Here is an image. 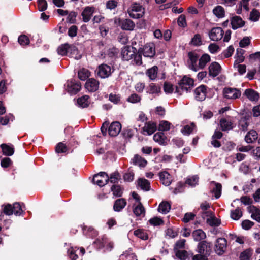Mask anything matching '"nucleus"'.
<instances>
[{
    "label": "nucleus",
    "instance_id": "15",
    "mask_svg": "<svg viewBox=\"0 0 260 260\" xmlns=\"http://www.w3.org/2000/svg\"><path fill=\"white\" fill-rule=\"evenodd\" d=\"M85 87L90 92H94L99 89V82L94 78H90L86 82Z\"/></svg>",
    "mask_w": 260,
    "mask_h": 260
},
{
    "label": "nucleus",
    "instance_id": "11",
    "mask_svg": "<svg viewBox=\"0 0 260 260\" xmlns=\"http://www.w3.org/2000/svg\"><path fill=\"white\" fill-rule=\"evenodd\" d=\"M223 92L224 97L229 99H236L241 96L240 91L236 88H225Z\"/></svg>",
    "mask_w": 260,
    "mask_h": 260
},
{
    "label": "nucleus",
    "instance_id": "36",
    "mask_svg": "<svg viewBox=\"0 0 260 260\" xmlns=\"http://www.w3.org/2000/svg\"><path fill=\"white\" fill-rule=\"evenodd\" d=\"M134 235L143 240H146L148 239V235L146 231L144 229H139L134 231Z\"/></svg>",
    "mask_w": 260,
    "mask_h": 260
},
{
    "label": "nucleus",
    "instance_id": "28",
    "mask_svg": "<svg viewBox=\"0 0 260 260\" xmlns=\"http://www.w3.org/2000/svg\"><path fill=\"white\" fill-rule=\"evenodd\" d=\"M192 236L194 241H201L206 238L205 233L201 229H197L193 231Z\"/></svg>",
    "mask_w": 260,
    "mask_h": 260
},
{
    "label": "nucleus",
    "instance_id": "20",
    "mask_svg": "<svg viewBox=\"0 0 260 260\" xmlns=\"http://www.w3.org/2000/svg\"><path fill=\"white\" fill-rule=\"evenodd\" d=\"M231 24L232 28L233 29H236L243 27L245 24V22L240 16H235L231 18Z\"/></svg>",
    "mask_w": 260,
    "mask_h": 260
},
{
    "label": "nucleus",
    "instance_id": "63",
    "mask_svg": "<svg viewBox=\"0 0 260 260\" xmlns=\"http://www.w3.org/2000/svg\"><path fill=\"white\" fill-rule=\"evenodd\" d=\"M178 24L179 26L185 27L186 26V18L184 15H180L179 17L178 18Z\"/></svg>",
    "mask_w": 260,
    "mask_h": 260
},
{
    "label": "nucleus",
    "instance_id": "19",
    "mask_svg": "<svg viewBox=\"0 0 260 260\" xmlns=\"http://www.w3.org/2000/svg\"><path fill=\"white\" fill-rule=\"evenodd\" d=\"M94 10L95 8L92 6H87L84 8L81 14L84 22H88L90 20Z\"/></svg>",
    "mask_w": 260,
    "mask_h": 260
},
{
    "label": "nucleus",
    "instance_id": "39",
    "mask_svg": "<svg viewBox=\"0 0 260 260\" xmlns=\"http://www.w3.org/2000/svg\"><path fill=\"white\" fill-rule=\"evenodd\" d=\"M207 223L211 226H218L221 224V221L215 216H211L207 219Z\"/></svg>",
    "mask_w": 260,
    "mask_h": 260
},
{
    "label": "nucleus",
    "instance_id": "17",
    "mask_svg": "<svg viewBox=\"0 0 260 260\" xmlns=\"http://www.w3.org/2000/svg\"><path fill=\"white\" fill-rule=\"evenodd\" d=\"M208 69L209 76L215 77L220 74L221 68L218 63L213 62L209 66Z\"/></svg>",
    "mask_w": 260,
    "mask_h": 260
},
{
    "label": "nucleus",
    "instance_id": "46",
    "mask_svg": "<svg viewBox=\"0 0 260 260\" xmlns=\"http://www.w3.org/2000/svg\"><path fill=\"white\" fill-rule=\"evenodd\" d=\"M69 47V45L68 44L60 45L57 49L58 53L61 55H66Z\"/></svg>",
    "mask_w": 260,
    "mask_h": 260
},
{
    "label": "nucleus",
    "instance_id": "25",
    "mask_svg": "<svg viewBox=\"0 0 260 260\" xmlns=\"http://www.w3.org/2000/svg\"><path fill=\"white\" fill-rule=\"evenodd\" d=\"M220 127L222 131H227L232 129L233 128V122L231 120L225 118H222L219 121Z\"/></svg>",
    "mask_w": 260,
    "mask_h": 260
},
{
    "label": "nucleus",
    "instance_id": "32",
    "mask_svg": "<svg viewBox=\"0 0 260 260\" xmlns=\"http://www.w3.org/2000/svg\"><path fill=\"white\" fill-rule=\"evenodd\" d=\"M158 67L156 66L148 69L146 72L149 78L152 80H155L157 76Z\"/></svg>",
    "mask_w": 260,
    "mask_h": 260
},
{
    "label": "nucleus",
    "instance_id": "48",
    "mask_svg": "<svg viewBox=\"0 0 260 260\" xmlns=\"http://www.w3.org/2000/svg\"><path fill=\"white\" fill-rule=\"evenodd\" d=\"M120 179V175L119 173L115 172L112 173L109 177V181L112 183H117Z\"/></svg>",
    "mask_w": 260,
    "mask_h": 260
},
{
    "label": "nucleus",
    "instance_id": "23",
    "mask_svg": "<svg viewBox=\"0 0 260 260\" xmlns=\"http://www.w3.org/2000/svg\"><path fill=\"white\" fill-rule=\"evenodd\" d=\"M132 196L136 200V203L134 205L133 211H145V209L142 204L140 202V197L136 192H133Z\"/></svg>",
    "mask_w": 260,
    "mask_h": 260
},
{
    "label": "nucleus",
    "instance_id": "33",
    "mask_svg": "<svg viewBox=\"0 0 260 260\" xmlns=\"http://www.w3.org/2000/svg\"><path fill=\"white\" fill-rule=\"evenodd\" d=\"M126 202L124 199H117L113 206V208L115 211H120L126 205Z\"/></svg>",
    "mask_w": 260,
    "mask_h": 260
},
{
    "label": "nucleus",
    "instance_id": "14",
    "mask_svg": "<svg viewBox=\"0 0 260 260\" xmlns=\"http://www.w3.org/2000/svg\"><path fill=\"white\" fill-rule=\"evenodd\" d=\"M81 84L79 82L72 80L67 83V90L68 92L71 94H76L81 89Z\"/></svg>",
    "mask_w": 260,
    "mask_h": 260
},
{
    "label": "nucleus",
    "instance_id": "43",
    "mask_svg": "<svg viewBox=\"0 0 260 260\" xmlns=\"http://www.w3.org/2000/svg\"><path fill=\"white\" fill-rule=\"evenodd\" d=\"M170 209V204L167 201H162L159 205L158 211H169Z\"/></svg>",
    "mask_w": 260,
    "mask_h": 260
},
{
    "label": "nucleus",
    "instance_id": "57",
    "mask_svg": "<svg viewBox=\"0 0 260 260\" xmlns=\"http://www.w3.org/2000/svg\"><path fill=\"white\" fill-rule=\"evenodd\" d=\"M134 58V64L137 65V66H140L142 64V54L139 51L138 53L135 54Z\"/></svg>",
    "mask_w": 260,
    "mask_h": 260
},
{
    "label": "nucleus",
    "instance_id": "64",
    "mask_svg": "<svg viewBox=\"0 0 260 260\" xmlns=\"http://www.w3.org/2000/svg\"><path fill=\"white\" fill-rule=\"evenodd\" d=\"M68 254L71 260H77L78 258V256L76 253V251L72 247L69 249Z\"/></svg>",
    "mask_w": 260,
    "mask_h": 260
},
{
    "label": "nucleus",
    "instance_id": "24",
    "mask_svg": "<svg viewBox=\"0 0 260 260\" xmlns=\"http://www.w3.org/2000/svg\"><path fill=\"white\" fill-rule=\"evenodd\" d=\"M120 25L122 29L126 30H133L135 27L134 22L129 19L122 20Z\"/></svg>",
    "mask_w": 260,
    "mask_h": 260
},
{
    "label": "nucleus",
    "instance_id": "62",
    "mask_svg": "<svg viewBox=\"0 0 260 260\" xmlns=\"http://www.w3.org/2000/svg\"><path fill=\"white\" fill-rule=\"evenodd\" d=\"M141 100V97L136 93L131 94L127 99V101L132 103L139 102Z\"/></svg>",
    "mask_w": 260,
    "mask_h": 260
},
{
    "label": "nucleus",
    "instance_id": "56",
    "mask_svg": "<svg viewBox=\"0 0 260 260\" xmlns=\"http://www.w3.org/2000/svg\"><path fill=\"white\" fill-rule=\"evenodd\" d=\"M185 242L186 240L185 239H181L178 240L174 246V251L179 250V249L184 248L185 247Z\"/></svg>",
    "mask_w": 260,
    "mask_h": 260
},
{
    "label": "nucleus",
    "instance_id": "52",
    "mask_svg": "<svg viewBox=\"0 0 260 260\" xmlns=\"http://www.w3.org/2000/svg\"><path fill=\"white\" fill-rule=\"evenodd\" d=\"M160 91V87L154 83H151L149 86L148 92L150 94L158 93Z\"/></svg>",
    "mask_w": 260,
    "mask_h": 260
},
{
    "label": "nucleus",
    "instance_id": "31",
    "mask_svg": "<svg viewBox=\"0 0 260 260\" xmlns=\"http://www.w3.org/2000/svg\"><path fill=\"white\" fill-rule=\"evenodd\" d=\"M138 185L145 191H148L150 189V182L145 178H139L138 180Z\"/></svg>",
    "mask_w": 260,
    "mask_h": 260
},
{
    "label": "nucleus",
    "instance_id": "37",
    "mask_svg": "<svg viewBox=\"0 0 260 260\" xmlns=\"http://www.w3.org/2000/svg\"><path fill=\"white\" fill-rule=\"evenodd\" d=\"M89 99V96L88 95H83L78 99L77 103L82 108L87 107L90 103Z\"/></svg>",
    "mask_w": 260,
    "mask_h": 260
},
{
    "label": "nucleus",
    "instance_id": "7",
    "mask_svg": "<svg viewBox=\"0 0 260 260\" xmlns=\"http://www.w3.org/2000/svg\"><path fill=\"white\" fill-rule=\"evenodd\" d=\"M2 207H4L3 211H24L27 209L24 203L19 202H16L13 205L7 204Z\"/></svg>",
    "mask_w": 260,
    "mask_h": 260
},
{
    "label": "nucleus",
    "instance_id": "60",
    "mask_svg": "<svg viewBox=\"0 0 260 260\" xmlns=\"http://www.w3.org/2000/svg\"><path fill=\"white\" fill-rule=\"evenodd\" d=\"M67 21L70 23H74L77 16V13L74 11L68 13Z\"/></svg>",
    "mask_w": 260,
    "mask_h": 260
},
{
    "label": "nucleus",
    "instance_id": "26",
    "mask_svg": "<svg viewBox=\"0 0 260 260\" xmlns=\"http://www.w3.org/2000/svg\"><path fill=\"white\" fill-rule=\"evenodd\" d=\"M210 61V56L208 54H204L201 57H199V64L198 65V70L204 69L207 63Z\"/></svg>",
    "mask_w": 260,
    "mask_h": 260
},
{
    "label": "nucleus",
    "instance_id": "53",
    "mask_svg": "<svg viewBox=\"0 0 260 260\" xmlns=\"http://www.w3.org/2000/svg\"><path fill=\"white\" fill-rule=\"evenodd\" d=\"M195 127L194 123H191L190 125H185L182 130V133L184 135H189Z\"/></svg>",
    "mask_w": 260,
    "mask_h": 260
},
{
    "label": "nucleus",
    "instance_id": "49",
    "mask_svg": "<svg viewBox=\"0 0 260 260\" xmlns=\"http://www.w3.org/2000/svg\"><path fill=\"white\" fill-rule=\"evenodd\" d=\"M191 44L196 46H199L202 44V39L200 35L196 34L192 38Z\"/></svg>",
    "mask_w": 260,
    "mask_h": 260
},
{
    "label": "nucleus",
    "instance_id": "41",
    "mask_svg": "<svg viewBox=\"0 0 260 260\" xmlns=\"http://www.w3.org/2000/svg\"><path fill=\"white\" fill-rule=\"evenodd\" d=\"M90 75V72L89 70L86 69H82L80 70L78 73L79 78L83 81L85 80Z\"/></svg>",
    "mask_w": 260,
    "mask_h": 260
},
{
    "label": "nucleus",
    "instance_id": "18",
    "mask_svg": "<svg viewBox=\"0 0 260 260\" xmlns=\"http://www.w3.org/2000/svg\"><path fill=\"white\" fill-rule=\"evenodd\" d=\"M210 187L211 191L214 194L216 199L219 198L221 193L222 185L220 183H217L214 181L210 182Z\"/></svg>",
    "mask_w": 260,
    "mask_h": 260
},
{
    "label": "nucleus",
    "instance_id": "50",
    "mask_svg": "<svg viewBox=\"0 0 260 260\" xmlns=\"http://www.w3.org/2000/svg\"><path fill=\"white\" fill-rule=\"evenodd\" d=\"M67 147L65 144L60 142L56 146L55 151L57 153H64L67 151Z\"/></svg>",
    "mask_w": 260,
    "mask_h": 260
},
{
    "label": "nucleus",
    "instance_id": "40",
    "mask_svg": "<svg viewBox=\"0 0 260 260\" xmlns=\"http://www.w3.org/2000/svg\"><path fill=\"white\" fill-rule=\"evenodd\" d=\"M213 14L218 18H222L224 16V9L221 6H217L213 10Z\"/></svg>",
    "mask_w": 260,
    "mask_h": 260
},
{
    "label": "nucleus",
    "instance_id": "44",
    "mask_svg": "<svg viewBox=\"0 0 260 260\" xmlns=\"http://www.w3.org/2000/svg\"><path fill=\"white\" fill-rule=\"evenodd\" d=\"M149 222L151 225L154 226H159L164 224V221L162 219L158 217H154L151 218Z\"/></svg>",
    "mask_w": 260,
    "mask_h": 260
},
{
    "label": "nucleus",
    "instance_id": "29",
    "mask_svg": "<svg viewBox=\"0 0 260 260\" xmlns=\"http://www.w3.org/2000/svg\"><path fill=\"white\" fill-rule=\"evenodd\" d=\"M244 95L251 101H257L259 98L258 94L252 89H247L245 90Z\"/></svg>",
    "mask_w": 260,
    "mask_h": 260
},
{
    "label": "nucleus",
    "instance_id": "3",
    "mask_svg": "<svg viewBox=\"0 0 260 260\" xmlns=\"http://www.w3.org/2000/svg\"><path fill=\"white\" fill-rule=\"evenodd\" d=\"M188 59L187 61L189 69L194 72L198 71L197 61L199 60L200 54L197 51H190L187 54Z\"/></svg>",
    "mask_w": 260,
    "mask_h": 260
},
{
    "label": "nucleus",
    "instance_id": "34",
    "mask_svg": "<svg viewBox=\"0 0 260 260\" xmlns=\"http://www.w3.org/2000/svg\"><path fill=\"white\" fill-rule=\"evenodd\" d=\"M3 153L6 156H11L14 152L13 146H10L6 144H2L1 145Z\"/></svg>",
    "mask_w": 260,
    "mask_h": 260
},
{
    "label": "nucleus",
    "instance_id": "16",
    "mask_svg": "<svg viewBox=\"0 0 260 260\" xmlns=\"http://www.w3.org/2000/svg\"><path fill=\"white\" fill-rule=\"evenodd\" d=\"M121 129V125L119 122H112L109 127L108 132L110 136H116Z\"/></svg>",
    "mask_w": 260,
    "mask_h": 260
},
{
    "label": "nucleus",
    "instance_id": "2",
    "mask_svg": "<svg viewBox=\"0 0 260 260\" xmlns=\"http://www.w3.org/2000/svg\"><path fill=\"white\" fill-rule=\"evenodd\" d=\"M144 8L137 3L132 4L127 9V13L130 17L134 19H138L143 16Z\"/></svg>",
    "mask_w": 260,
    "mask_h": 260
},
{
    "label": "nucleus",
    "instance_id": "22",
    "mask_svg": "<svg viewBox=\"0 0 260 260\" xmlns=\"http://www.w3.org/2000/svg\"><path fill=\"white\" fill-rule=\"evenodd\" d=\"M159 179L162 183L166 185L169 186L172 182V177L170 174L166 171L160 172L159 173Z\"/></svg>",
    "mask_w": 260,
    "mask_h": 260
},
{
    "label": "nucleus",
    "instance_id": "42",
    "mask_svg": "<svg viewBox=\"0 0 260 260\" xmlns=\"http://www.w3.org/2000/svg\"><path fill=\"white\" fill-rule=\"evenodd\" d=\"M176 256L180 260H185L188 257V253L185 250H177L174 251Z\"/></svg>",
    "mask_w": 260,
    "mask_h": 260
},
{
    "label": "nucleus",
    "instance_id": "5",
    "mask_svg": "<svg viewBox=\"0 0 260 260\" xmlns=\"http://www.w3.org/2000/svg\"><path fill=\"white\" fill-rule=\"evenodd\" d=\"M136 51L137 49L132 46H126L124 47L121 52L122 59L126 61L132 59L135 55Z\"/></svg>",
    "mask_w": 260,
    "mask_h": 260
},
{
    "label": "nucleus",
    "instance_id": "10",
    "mask_svg": "<svg viewBox=\"0 0 260 260\" xmlns=\"http://www.w3.org/2000/svg\"><path fill=\"white\" fill-rule=\"evenodd\" d=\"M207 86L204 85H201L194 90V97L196 100L198 101H203L205 100L207 94Z\"/></svg>",
    "mask_w": 260,
    "mask_h": 260
},
{
    "label": "nucleus",
    "instance_id": "51",
    "mask_svg": "<svg viewBox=\"0 0 260 260\" xmlns=\"http://www.w3.org/2000/svg\"><path fill=\"white\" fill-rule=\"evenodd\" d=\"M111 190L113 191V194L115 196L121 197L122 196V190L121 187L118 185H113L111 187Z\"/></svg>",
    "mask_w": 260,
    "mask_h": 260
},
{
    "label": "nucleus",
    "instance_id": "59",
    "mask_svg": "<svg viewBox=\"0 0 260 260\" xmlns=\"http://www.w3.org/2000/svg\"><path fill=\"white\" fill-rule=\"evenodd\" d=\"M18 41L21 45H26L29 43V38L25 35H21L19 36Z\"/></svg>",
    "mask_w": 260,
    "mask_h": 260
},
{
    "label": "nucleus",
    "instance_id": "61",
    "mask_svg": "<svg viewBox=\"0 0 260 260\" xmlns=\"http://www.w3.org/2000/svg\"><path fill=\"white\" fill-rule=\"evenodd\" d=\"M38 9L40 11H44L47 8V3L46 0H38Z\"/></svg>",
    "mask_w": 260,
    "mask_h": 260
},
{
    "label": "nucleus",
    "instance_id": "47",
    "mask_svg": "<svg viewBox=\"0 0 260 260\" xmlns=\"http://www.w3.org/2000/svg\"><path fill=\"white\" fill-rule=\"evenodd\" d=\"M25 212H0V221L4 220L5 219L4 216H10L13 213L16 216H23Z\"/></svg>",
    "mask_w": 260,
    "mask_h": 260
},
{
    "label": "nucleus",
    "instance_id": "58",
    "mask_svg": "<svg viewBox=\"0 0 260 260\" xmlns=\"http://www.w3.org/2000/svg\"><path fill=\"white\" fill-rule=\"evenodd\" d=\"M170 123L167 121H162L160 122L159 125V130L162 131H166L170 129Z\"/></svg>",
    "mask_w": 260,
    "mask_h": 260
},
{
    "label": "nucleus",
    "instance_id": "21",
    "mask_svg": "<svg viewBox=\"0 0 260 260\" xmlns=\"http://www.w3.org/2000/svg\"><path fill=\"white\" fill-rule=\"evenodd\" d=\"M250 121V117L249 116H242L239 121V128L243 131H247Z\"/></svg>",
    "mask_w": 260,
    "mask_h": 260
},
{
    "label": "nucleus",
    "instance_id": "27",
    "mask_svg": "<svg viewBox=\"0 0 260 260\" xmlns=\"http://www.w3.org/2000/svg\"><path fill=\"white\" fill-rule=\"evenodd\" d=\"M156 130V124L155 122L149 121L145 123L143 127V131L147 132V134L150 135L154 133Z\"/></svg>",
    "mask_w": 260,
    "mask_h": 260
},
{
    "label": "nucleus",
    "instance_id": "55",
    "mask_svg": "<svg viewBox=\"0 0 260 260\" xmlns=\"http://www.w3.org/2000/svg\"><path fill=\"white\" fill-rule=\"evenodd\" d=\"M259 12L257 10L253 9L250 12V19L253 21H256L259 19Z\"/></svg>",
    "mask_w": 260,
    "mask_h": 260
},
{
    "label": "nucleus",
    "instance_id": "45",
    "mask_svg": "<svg viewBox=\"0 0 260 260\" xmlns=\"http://www.w3.org/2000/svg\"><path fill=\"white\" fill-rule=\"evenodd\" d=\"M252 254V250L247 249L241 252L240 255V260H249Z\"/></svg>",
    "mask_w": 260,
    "mask_h": 260
},
{
    "label": "nucleus",
    "instance_id": "13",
    "mask_svg": "<svg viewBox=\"0 0 260 260\" xmlns=\"http://www.w3.org/2000/svg\"><path fill=\"white\" fill-rule=\"evenodd\" d=\"M224 31L222 28L217 27L213 28L209 34L210 39L214 41L221 40L223 36Z\"/></svg>",
    "mask_w": 260,
    "mask_h": 260
},
{
    "label": "nucleus",
    "instance_id": "12",
    "mask_svg": "<svg viewBox=\"0 0 260 260\" xmlns=\"http://www.w3.org/2000/svg\"><path fill=\"white\" fill-rule=\"evenodd\" d=\"M112 73V69L110 66L106 64L100 65L98 69V75L101 78L108 77Z\"/></svg>",
    "mask_w": 260,
    "mask_h": 260
},
{
    "label": "nucleus",
    "instance_id": "38",
    "mask_svg": "<svg viewBox=\"0 0 260 260\" xmlns=\"http://www.w3.org/2000/svg\"><path fill=\"white\" fill-rule=\"evenodd\" d=\"M107 243V239L106 237L102 238H97L94 242L95 246L98 249H102L106 246Z\"/></svg>",
    "mask_w": 260,
    "mask_h": 260
},
{
    "label": "nucleus",
    "instance_id": "6",
    "mask_svg": "<svg viewBox=\"0 0 260 260\" xmlns=\"http://www.w3.org/2000/svg\"><path fill=\"white\" fill-rule=\"evenodd\" d=\"M109 177L108 174L104 172H101L99 174L95 175L93 178V182L98 185L99 186H103L109 181Z\"/></svg>",
    "mask_w": 260,
    "mask_h": 260
},
{
    "label": "nucleus",
    "instance_id": "30",
    "mask_svg": "<svg viewBox=\"0 0 260 260\" xmlns=\"http://www.w3.org/2000/svg\"><path fill=\"white\" fill-rule=\"evenodd\" d=\"M258 138V134L254 130L250 131L245 136V140L248 143H251Z\"/></svg>",
    "mask_w": 260,
    "mask_h": 260
},
{
    "label": "nucleus",
    "instance_id": "8",
    "mask_svg": "<svg viewBox=\"0 0 260 260\" xmlns=\"http://www.w3.org/2000/svg\"><path fill=\"white\" fill-rule=\"evenodd\" d=\"M227 241L224 238H218L215 242V251L219 255H222L225 251Z\"/></svg>",
    "mask_w": 260,
    "mask_h": 260
},
{
    "label": "nucleus",
    "instance_id": "4",
    "mask_svg": "<svg viewBox=\"0 0 260 260\" xmlns=\"http://www.w3.org/2000/svg\"><path fill=\"white\" fill-rule=\"evenodd\" d=\"M198 252L200 254L209 256L212 252V244L207 241H200L198 245Z\"/></svg>",
    "mask_w": 260,
    "mask_h": 260
},
{
    "label": "nucleus",
    "instance_id": "1",
    "mask_svg": "<svg viewBox=\"0 0 260 260\" xmlns=\"http://www.w3.org/2000/svg\"><path fill=\"white\" fill-rule=\"evenodd\" d=\"M193 80L184 76L176 87V92L181 94L183 91L187 92L193 85Z\"/></svg>",
    "mask_w": 260,
    "mask_h": 260
},
{
    "label": "nucleus",
    "instance_id": "9",
    "mask_svg": "<svg viewBox=\"0 0 260 260\" xmlns=\"http://www.w3.org/2000/svg\"><path fill=\"white\" fill-rule=\"evenodd\" d=\"M145 57L152 58L155 54L154 45L152 43L146 44L142 48L139 50Z\"/></svg>",
    "mask_w": 260,
    "mask_h": 260
},
{
    "label": "nucleus",
    "instance_id": "35",
    "mask_svg": "<svg viewBox=\"0 0 260 260\" xmlns=\"http://www.w3.org/2000/svg\"><path fill=\"white\" fill-rule=\"evenodd\" d=\"M132 163L135 165H138L140 167H144L147 164V161L140 156L136 155L132 159Z\"/></svg>",
    "mask_w": 260,
    "mask_h": 260
},
{
    "label": "nucleus",
    "instance_id": "54",
    "mask_svg": "<svg viewBox=\"0 0 260 260\" xmlns=\"http://www.w3.org/2000/svg\"><path fill=\"white\" fill-rule=\"evenodd\" d=\"M254 224V223L249 220H244L242 222L241 225L243 229L248 230Z\"/></svg>",
    "mask_w": 260,
    "mask_h": 260
}]
</instances>
